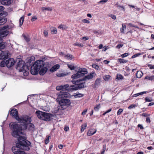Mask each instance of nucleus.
I'll list each match as a JSON object with an SVG mask.
<instances>
[{
    "mask_svg": "<svg viewBox=\"0 0 154 154\" xmlns=\"http://www.w3.org/2000/svg\"><path fill=\"white\" fill-rule=\"evenodd\" d=\"M30 122H28V119L20 122L21 123H18L16 122H11L9 124V127L12 131V135L13 137L17 138L18 143L15 146L12 148V150L14 154H26L25 152L21 149L28 150L31 143L26 140L24 137L21 135H23V131L28 129L29 130L32 131L34 129V125L30 123L31 119L30 117Z\"/></svg>",
    "mask_w": 154,
    "mask_h": 154,
    "instance_id": "nucleus-1",
    "label": "nucleus"
},
{
    "mask_svg": "<svg viewBox=\"0 0 154 154\" xmlns=\"http://www.w3.org/2000/svg\"><path fill=\"white\" fill-rule=\"evenodd\" d=\"M16 69L19 70L20 72H22L24 76L28 75L29 69L25 65L24 62L22 60L19 61L16 67Z\"/></svg>",
    "mask_w": 154,
    "mask_h": 154,
    "instance_id": "nucleus-2",
    "label": "nucleus"
},
{
    "mask_svg": "<svg viewBox=\"0 0 154 154\" xmlns=\"http://www.w3.org/2000/svg\"><path fill=\"white\" fill-rule=\"evenodd\" d=\"M9 26L7 25L2 27L1 29V31L0 32V49L4 48L6 46L5 42H2V38L6 36L9 34V32L7 30Z\"/></svg>",
    "mask_w": 154,
    "mask_h": 154,
    "instance_id": "nucleus-3",
    "label": "nucleus"
},
{
    "mask_svg": "<svg viewBox=\"0 0 154 154\" xmlns=\"http://www.w3.org/2000/svg\"><path fill=\"white\" fill-rule=\"evenodd\" d=\"M10 114L19 122L25 121L26 119H28V122H30V119L28 118L27 116H23L20 118L19 117L18 115L17 110L16 109H13L11 110L10 112Z\"/></svg>",
    "mask_w": 154,
    "mask_h": 154,
    "instance_id": "nucleus-4",
    "label": "nucleus"
},
{
    "mask_svg": "<svg viewBox=\"0 0 154 154\" xmlns=\"http://www.w3.org/2000/svg\"><path fill=\"white\" fill-rule=\"evenodd\" d=\"M45 58H42V59H39V74L43 75L47 72L48 68L45 66Z\"/></svg>",
    "mask_w": 154,
    "mask_h": 154,
    "instance_id": "nucleus-5",
    "label": "nucleus"
},
{
    "mask_svg": "<svg viewBox=\"0 0 154 154\" xmlns=\"http://www.w3.org/2000/svg\"><path fill=\"white\" fill-rule=\"evenodd\" d=\"M87 73V70L85 68H81L79 69L77 72L75 74L72 75L71 78L76 79L83 76L84 75Z\"/></svg>",
    "mask_w": 154,
    "mask_h": 154,
    "instance_id": "nucleus-6",
    "label": "nucleus"
},
{
    "mask_svg": "<svg viewBox=\"0 0 154 154\" xmlns=\"http://www.w3.org/2000/svg\"><path fill=\"white\" fill-rule=\"evenodd\" d=\"M58 100H60L59 101V103L60 105V107L62 109H64L66 107L65 106L69 105L71 103L69 100L67 99L62 98L57 99Z\"/></svg>",
    "mask_w": 154,
    "mask_h": 154,
    "instance_id": "nucleus-7",
    "label": "nucleus"
},
{
    "mask_svg": "<svg viewBox=\"0 0 154 154\" xmlns=\"http://www.w3.org/2000/svg\"><path fill=\"white\" fill-rule=\"evenodd\" d=\"M30 72L32 75H37L38 72V60H37L35 63L31 67Z\"/></svg>",
    "mask_w": 154,
    "mask_h": 154,
    "instance_id": "nucleus-8",
    "label": "nucleus"
},
{
    "mask_svg": "<svg viewBox=\"0 0 154 154\" xmlns=\"http://www.w3.org/2000/svg\"><path fill=\"white\" fill-rule=\"evenodd\" d=\"M50 118V117L49 114L45 112H42L39 111V119L47 121L49 120Z\"/></svg>",
    "mask_w": 154,
    "mask_h": 154,
    "instance_id": "nucleus-9",
    "label": "nucleus"
},
{
    "mask_svg": "<svg viewBox=\"0 0 154 154\" xmlns=\"http://www.w3.org/2000/svg\"><path fill=\"white\" fill-rule=\"evenodd\" d=\"M66 91V90L65 91ZM71 95L64 90L61 91L58 95L57 99L64 98H71Z\"/></svg>",
    "mask_w": 154,
    "mask_h": 154,
    "instance_id": "nucleus-10",
    "label": "nucleus"
},
{
    "mask_svg": "<svg viewBox=\"0 0 154 154\" xmlns=\"http://www.w3.org/2000/svg\"><path fill=\"white\" fill-rule=\"evenodd\" d=\"M11 54L8 51H3L0 49V59H3L10 57Z\"/></svg>",
    "mask_w": 154,
    "mask_h": 154,
    "instance_id": "nucleus-11",
    "label": "nucleus"
},
{
    "mask_svg": "<svg viewBox=\"0 0 154 154\" xmlns=\"http://www.w3.org/2000/svg\"><path fill=\"white\" fill-rule=\"evenodd\" d=\"M5 61L6 66L8 68H11L14 64V60L13 58H9Z\"/></svg>",
    "mask_w": 154,
    "mask_h": 154,
    "instance_id": "nucleus-12",
    "label": "nucleus"
},
{
    "mask_svg": "<svg viewBox=\"0 0 154 154\" xmlns=\"http://www.w3.org/2000/svg\"><path fill=\"white\" fill-rule=\"evenodd\" d=\"M97 130L95 128H91L88 130L87 133L88 136H91L95 134L97 132Z\"/></svg>",
    "mask_w": 154,
    "mask_h": 154,
    "instance_id": "nucleus-13",
    "label": "nucleus"
},
{
    "mask_svg": "<svg viewBox=\"0 0 154 154\" xmlns=\"http://www.w3.org/2000/svg\"><path fill=\"white\" fill-rule=\"evenodd\" d=\"M12 0H3L1 2V4L5 5H9L12 2Z\"/></svg>",
    "mask_w": 154,
    "mask_h": 154,
    "instance_id": "nucleus-14",
    "label": "nucleus"
},
{
    "mask_svg": "<svg viewBox=\"0 0 154 154\" xmlns=\"http://www.w3.org/2000/svg\"><path fill=\"white\" fill-rule=\"evenodd\" d=\"M60 65L58 64H56L53 66L50 69V71L51 72H54L57 71L60 68Z\"/></svg>",
    "mask_w": 154,
    "mask_h": 154,
    "instance_id": "nucleus-15",
    "label": "nucleus"
},
{
    "mask_svg": "<svg viewBox=\"0 0 154 154\" xmlns=\"http://www.w3.org/2000/svg\"><path fill=\"white\" fill-rule=\"evenodd\" d=\"M6 18L0 16V26L4 25L7 22Z\"/></svg>",
    "mask_w": 154,
    "mask_h": 154,
    "instance_id": "nucleus-16",
    "label": "nucleus"
},
{
    "mask_svg": "<svg viewBox=\"0 0 154 154\" xmlns=\"http://www.w3.org/2000/svg\"><path fill=\"white\" fill-rule=\"evenodd\" d=\"M68 89L71 91L78 90V87L76 85H72L69 87Z\"/></svg>",
    "mask_w": 154,
    "mask_h": 154,
    "instance_id": "nucleus-17",
    "label": "nucleus"
},
{
    "mask_svg": "<svg viewBox=\"0 0 154 154\" xmlns=\"http://www.w3.org/2000/svg\"><path fill=\"white\" fill-rule=\"evenodd\" d=\"M94 74V72H92L88 74V75L86 76L84 78V80H89L92 79Z\"/></svg>",
    "mask_w": 154,
    "mask_h": 154,
    "instance_id": "nucleus-18",
    "label": "nucleus"
},
{
    "mask_svg": "<svg viewBox=\"0 0 154 154\" xmlns=\"http://www.w3.org/2000/svg\"><path fill=\"white\" fill-rule=\"evenodd\" d=\"M4 9V7L2 6H0V16H2L3 14L7 15L8 13L3 11Z\"/></svg>",
    "mask_w": 154,
    "mask_h": 154,
    "instance_id": "nucleus-19",
    "label": "nucleus"
},
{
    "mask_svg": "<svg viewBox=\"0 0 154 154\" xmlns=\"http://www.w3.org/2000/svg\"><path fill=\"white\" fill-rule=\"evenodd\" d=\"M77 86L78 87V89H81L86 87V85L85 82L78 84Z\"/></svg>",
    "mask_w": 154,
    "mask_h": 154,
    "instance_id": "nucleus-20",
    "label": "nucleus"
},
{
    "mask_svg": "<svg viewBox=\"0 0 154 154\" xmlns=\"http://www.w3.org/2000/svg\"><path fill=\"white\" fill-rule=\"evenodd\" d=\"M115 5L116 6V7L120 11H122L124 12L125 11V8L124 6L123 5L121 6L118 5L117 4H116Z\"/></svg>",
    "mask_w": 154,
    "mask_h": 154,
    "instance_id": "nucleus-21",
    "label": "nucleus"
},
{
    "mask_svg": "<svg viewBox=\"0 0 154 154\" xmlns=\"http://www.w3.org/2000/svg\"><path fill=\"white\" fill-rule=\"evenodd\" d=\"M101 79L100 78H97L95 82V86H98L100 85V83L101 82Z\"/></svg>",
    "mask_w": 154,
    "mask_h": 154,
    "instance_id": "nucleus-22",
    "label": "nucleus"
},
{
    "mask_svg": "<svg viewBox=\"0 0 154 154\" xmlns=\"http://www.w3.org/2000/svg\"><path fill=\"white\" fill-rule=\"evenodd\" d=\"M74 96L75 98L82 97L84 95L78 92L74 94Z\"/></svg>",
    "mask_w": 154,
    "mask_h": 154,
    "instance_id": "nucleus-23",
    "label": "nucleus"
},
{
    "mask_svg": "<svg viewBox=\"0 0 154 154\" xmlns=\"http://www.w3.org/2000/svg\"><path fill=\"white\" fill-rule=\"evenodd\" d=\"M143 75V73L142 71H138L137 72L136 76L137 78H140Z\"/></svg>",
    "mask_w": 154,
    "mask_h": 154,
    "instance_id": "nucleus-24",
    "label": "nucleus"
},
{
    "mask_svg": "<svg viewBox=\"0 0 154 154\" xmlns=\"http://www.w3.org/2000/svg\"><path fill=\"white\" fill-rule=\"evenodd\" d=\"M72 57L73 56L72 55L69 54H67L64 56V57L66 59L68 60H71L73 58Z\"/></svg>",
    "mask_w": 154,
    "mask_h": 154,
    "instance_id": "nucleus-25",
    "label": "nucleus"
},
{
    "mask_svg": "<svg viewBox=\"0 0 154 154\" xmlns=\"http://www.w3.org/2000/svg\"><path fill=\"white\" fill-rule=\"evenodd\" d=\"M147 91H143V92H142L138 93L137 94H134L133 95L132 97H137L138 96H139L140 95H141L143 94H145L147 93Z\"/></svg>",
    "mask_w": 154,
    "mask_h": 154,
    "instance_id": "nucleus-26",
    "label": "nucleus"
},
{
    "mask_svg": "<svg viewBox=\"0 0 154 154\" xmlns=\"http://www.w3.org/2000/svg\"><path fill=\"white\" fill-rule=\"evenodd\" d=\"M24 17L22 16L19 19V22L20 27H21V26L23 25L24 21Z\"/></svg>",
    "mask_w": 154,
    "mask_h": 154,
    "instance_id": "nucleus-27",
    "label": "nucleus"
},
{
    "mask_svg": "<svg viewBox=\"0 0 154 154\" xmlns=\"http://www.w3.org/2000/svg\"><path fill=\"white\" fill-rule=\"evenodd\" d=\"M58 28L62 29H67V27L64 25L61 24L59 26Z\"/></svg>",
    "mask_w": 154,
    "mask_h": 154,
    "instance_id": "nucleus-28",
    "label": "nucleus"
},
{
    "mask_svg": "<svg viewBox=\"0 0 154 154\" xmlns=\"http://www.w3.org/2000/svg\"><path fill=\"white\" fill-rule=\"evenodd\" d=\"M51 31L52 33L54 34H56L57 33V29L56 28L54 27H52L51 28Z\"/></svg>",
    "mask_w": 154,
    "mask_h": 154,
    "instance_id": "nucleus-29",
    "label": "nucleus"
},
{
    "mask_svg": "<svg viewBox=\"0 0 154 154\" xmlns=\"http://www.w3.org/2000/svg\"><path fill=\"white\" fill-rule=\"evenodd\" d=\"M86 123H85L84 125H82L81 128V130L82 132H83L84 131V130L86 129Z\"/></svg>",
    "mask_w": 154,
    "mask_h": 154,
    "instance_id": "nucleus-30",
    "label": "nucleus"
},
{
    "mask_svg": "<svg viewBox=\"0 0 154 154\" xmlns=\"http://www.w3.org/2000/svg\"><path fill=\"white\" fill-rule=\"evenodd\" d=\"M67 75V74H66L65 72H63L57 74V75L58 77H61L65 76H66Z\"/></svg>",
    "mask_w": 154,
    "mask_h": 154,
    "instance_id": "nucleus-31",
    "label": "nucleus"
},
{
    "mask_svg": "<svg viewBox=\"0 0 154 154\" xmlns=\"http://www.w3.org/2000/svg\"><path fill=\"white\" fill-rule=\"evenodd\" d=\"M118 61L120 63H125L127 62V60H124L123 59L119 58L118 59Z\"/></svg>",
    "mask_w": 154,
    "mask_h": 154,
    "instance_id": "nucleus-32",
    "label": "nucleus"
},
{
    "mask_svg": "<svg viewBox=\"0 0 154 154\" xmlns=\"http://www.w3.org/2000/svg\"><path fill=\"white\" fill-rule=\"evenodd\" d=\"M145 79H148L149 80L152 81L154 79V76H146L145 78Z\"/></svg>",
    "mask_w": 154,
    "mask_h": 154,
    "instance_id": "nucleus-33",
    "label": "nucleus"
},
{
    "mask_svg": "<svg viewBox=\"0 0 154 154\" xmlns=\"http://www.w3.org/2000/svg\"><path fill=\"white\" fill-rule=\"evenodd\" d=\"M6 66V61L2 60L0 63V66L2 67H4Z\"/></svg>",
    "mask_w": 154,
    "mask_h": 154,
    "instance_id": "nucleus-34",
    "label": "nucleus"
},
{
    "mask_svg": "<svg viewBox=\"0 0 154 154\" xmlns=\"http://www.w3.org/2000/svg\"><path fill=\"white\" fill-rule=\"evenodd\" d=\"M126 25L125 24H122V28L121 29L120 31L121 33H124V29H126Z\"/></svg>",
    "mask_w": 154,
    "mask_h": 154,
    "instance_id": "nucleus-35",
    "label": "nucleus"
},
{
    "mask_svg": "<svg viewBox=\"0 0 154 154\" xmlns=\"http://www.w3.org/2000/svg\"><path fill=\"white\" fill-rule=\"evenodd\" d=\"M42 10L43 11H44L45 10L47 11H51L52 10V8H42Z\"/></svg>",
    "mask_w": 154,
    "mask_h": 154,
    "instance_id": "nucleus-36",
    "label": "nucleus"
},
{
    "mask_svg": "<svg viewBox=\"0 0 154 154\" xmlns=\"http://www.w3.org/2000/svg\"><path fill=\"white\" fill-rule=\"evenodd\" d=\"M62 86V90L63 89H67V88H68L69 87V85L68 84H66L64 85H61Z\"/></svg>",
    "mask_w": 154,
    "mask_h": 154,
    "instance_id": "nucleus-37",
    "label": "nucleus"
},
{
    "mask_svg": "<svg viewBox=\"0 0 154 154\" xmlns=\"http://www.w3.org/2000/svg\"><path fill=\"white\" fill-rule=\"evenodd\" d=\"M128 26H129V27H135L136 28H137L138 29H139V28L137 26H135L133 24H132L131 23H128Z\"/></svg>",
    "mask_w": 154,
    "mask_h": 154,
    "instance_id": "nucleus-38",
    "label": "nucleus"
},
{
    "mask_svg": "<svg viewBox=\"0 0 154 154\" xmlns=\"http://www.w3.org/2000/svg\"><path fill=\"white\" fill-rule=\"evenodd\" d=\"M68 67L71 70H72L74 69L75 68L74 66L73 65H68Z\"/></svg>",
    "mask_w": 154,
    "mask_h": 154,
    "instance_id": "nucleus-39",
    "label": "nucleus"
},
{
    "mask_svg": "<svg viewBox=\"0 0 154 154\" xmlns=\"http://www.w3.org/2000/svg\"><path fill=\"white\" fill-rule=\"evenodd\" d=\"M145 100L146 102H151L153 100L151 98L148 97H146L145 98Z\"/></svg>",
    "mask_w": 154,
    "mask_h": 154,
    "instance_id": "nucleus-40",
    "label": "nucleus"
},
{
    "mask_svg": "<svg viewBox=\"0 0 154 154\" xmlns=\"http://www.w3.org/2000/svg\"><path fill=\"white\" fill-rule=\"evenodd\" d=\"M137 105L136 104H131L130 105V106H129L128 107V108L130 109H132L133 108H134L136 107H137Z\"/></svg>",
    "mask_w": 154,
    "mask_h": 154,
    "instance_id": "nucleus-41",
    "label": "nucleus"
},
{
    "mask_svg": "<svg viewBox=\"0 0 154 154\" xmlns=\"http://www.w3.org/2000/svg\"><path fill=\"white\" fill-rule=\"evenodd\" d=\"M116 77H117L116 78L119 80L122 79H123V76L121 74H117Z\"/></svg>",
    "mask_w": 154,
    "mask_h": 154,
    "instance_id": "nucleus-42",
    "label": "nucleus"
},
{
    "mask_svg": "<svg viewBox=\"0 0 154 154\" xmlns=\"http://www.w3.org/2000/svg\"><path fill=\"white\" fill-rule=\"evenodd\" d=\"M100 104H98L96 106L94 107V109L95 111H98L99 109L100 108Z\"/></svg>",
    "mask_w": 154,
    "mask_h": 154,
    "instance_id": "nucleus-43",
    "label": "nucleus"
},
{
    "mask_svg": "<svg viewBox=\"0 0 154 154\" xmlns=\"http://www.w3.org/2000/svg\"><path fill=\"white\" fill-rule=\"evenodd\" d=\"M74 45L75 46H78L79 47H82L83 46V45L81 44L76 42L74 44Z\"/></svg>",
    "mask_w": 154,
    "mask_h": 154,
    "instance_id": "nucleus-44",
    "label": "nucleus"
},
{
    "mask_svg": "<svg viewBox=\"0 0 154 154\" xmlns=\"http://www.w3.org/2000/svg\"><path fill=\"white\" fill-rule=\"evenodd\" d=\"M23 36L24 39L26 41V42H28L29 41V38L28 36H27L25 35H23Z\"/></svg>",
    "mask_w": 154,
    "mask_h": 154,
    "instance_id": "nucleus-45",
    "label": "nucleus"
},
{
    "mask_svg": "<svg viewBox=\"0 0 154 154\" xmlns=\"http://www.w3.org/2000/svg\"><path fill=\"white\" fill-rule=\"evenodd\" d=\"M103 149L101 152V154H104V152L106 149V145H103Z\"/></svg>",
    "mask_w": 154,
    "mask_h": 154,
    "instance_id": "nucleus-46",
    "label": "nucleus"
},
{
    "mask_svg": "<svg viewBox=\"0 0 154 154\" xmlns=\"http://www.w3.org/2000/svg\"><path fill=\"white\" fill-rule=\"evenodd\" d=\"M50 137V136H48L46 138V139L45 140V144H48L49 141V138Z\"/></svg>",
    "mask_w": 154,
    "mask_h": 154,
    "instance_id": "nucleus-47",
    "label": "nucleus"
},
{
    "mask_svg": "<svg viewBox=\"0 0 154 154\" xmlns=\"http://www.w3.org/2000/svg\"><path fill=\"white\" fill-rule=\"evenodd\" d=\"M92 66L93 68H94L96 69H98L99 68V66L96 64H93Z\"/></svg>",
    "mask_w": 154,
    "mask_h": 154,
    "instance_id": "nucleus-48",
    "label": "nucleus"
},
{
    "mask_svg": "<svg viewBox=\"0 0 154 154\" xmlns=\"http://www.w3.org/2000/svg\"><path fill=\"white\" fill-rule=\"evenodd\" d=\"M109 17H111L112 19L115 20L116 19V16L112 14H109Z\"/></svg>",
    "mask_w": 154,
    "mask_h": 154,
    "instance_id": "nucleus-49",
    "label": "nucleus"
},
{
    "mask_svg": "<svg viewBox=\"0 0 154 154\" xmlns=\"http://www.w3.org/2000/svg\"><path fill=\"white\" fill-rule=\"evenodd\" d=\"M141 54L140 53L136 54H135V55L132 56L131 57V58H134L135 57H138Z\"/></svg>",
    "mask_w": 154,
    "mask_h": 154,
    "instance_id": "nucleus-50",
    "label": "nucleus"
},
{
    "mask_svg": "<svg viewBox=\"0 0 154 154\" xmlns=\"http://www.w3.org/2000/svg\"><path fill=\"white\" fill-rule=\"evenodd\" d=\"M62 85H61L60 86H57L56 87V89L57 90H62Z\"/></svg>",
    "mask_w": 154,
    "mask_h": 154,
    "instance_id": "nucleus-51",
    "label": "nucleus"
},
{
    "mask_svg": "<svg viewBox=\"0 0 154 154\" xmlns=\"http://www.w3.org/2000/svg\"><path fill=\"white\" fill-rule=\"evenodd\" d=\"M108 0H101L98 2V4L102 3L103 4L107 2Z\"/></svg>",
    "mask_w": 154,
    "mask_h": 154,
    "instance_id": "nucleus-52",
    "label": "nucleus"
},
{
    "mask_svg": "<svg viewBox=\"0 0 154 154\" xmlns=\"http://www.w3.org/2000/svg\"><path fill=\"white\" fill-rule=\"evenodd\" d=\"M123 111V109H119V110L117 112V114L118 115H120L121 113Z\"/></svg>",
    "mask_w": 154,
    "mask_h": 154,
    "instance_id": "nucleus-53",
    "label": "nucleus"
},
{
    "mask_svg": "<svg viewBox=\"0 0 154 154\" xmlns=\"http://www.w3.org/2000/svg\"><path fill=\"white\" fill-rule=\"evenodd\" d=\"M128 55H129V54L128 53H124V54H122V55H121V56L122 57L124 58L125 57H126L128 56Z\"/></svg>",
    "mask_w": 154,
    "mask_h": 154,
    "instance_id": "nucleus-54",
    "label": "nucleus"
},
{
    "mask_svg": "<svg viewBox=\"0 0 154 154\" xmlns=\"http://www.w3.org/2000/svg\"><path fill=\"white\" fill-rule=\"evenodd\" d=\"M110 77L109 75H106L103 78V79L105 81H108Z\"/></svg>",
    "mask_w": 154,
    "mask_h": 154,
    "instance_id": "nucleus-55",
    "label": "nucleus"
},
{
    "mask_svg": "<svg viewBox=\"0 0 154 154\" xmlns=\"http://www.w3.org/2000/svg\"><path fill=\"white\" fill-rule=\"evenodd\" d=\"M81 39L82 40H83L85 41H86L88 40L89 39V38L88 36H85L82 38Z\"/></svg>",
    "mask_w": 154,
    "mask_h": 154,
    "instance_id": "nucleus-56",
    "label": "nucleus"
},
{
    "mask_svg": "<svg viewBox=\"0 0 154 154\" xmlns=\"http://www.w3.org/2000/svg\"><path fill=\"white\" fill-rule=\"evenodd\" d=\"M146 122L147 123H150L151 122L150 118L149 117H147L146 118Z\"/></svg>",
    "mask_w": 154,
    "mask_h": 154,
    "instance_id": "nucleus-57",
    "label": "nucleus"
},
{
    "mask_svg": "<svg viewBox=\"0 0 154 154\" xmlns=\"http://www.w3.org/2000/svg\"><path fill=\"white\" fill-rule=\"evenodd\" d=\"M141 115L143 116L144 117H147L150 115L146 113H143L141 114Z\"/></svg>",
    "mask_w": 154,
    "mask_h": 154,
    "instance_id": "nucleus-58",
    "label": "nucleus"
},
{
    "mask_svg": "<svg viewBox=\"0 0 154 154\" xmlns=\"http://www.w3.org/2000/svg\"><path fill=\"white\" fill-rule=\"evenodd\" d=\"M44 35L45 37L47 36L48 35V32L47 31L45 30L43 32Z\"/></svg>",
    "mask_w": 154,
    "mask_h": 154,
    "instance_id": "nucleus-59",
    "label": "nucleus"
},
{
    "mask_svg": "<svg viewBox=\"0 0 154 154\" xmlns=\"http://www.w3.org/2000/svg\"><path fill=\"white\" fill-rule=\"evenodd\" d=\"M137 127L140 128L141 129H144V128L142 125L138 124L137 125Z\"/></svg>",
    "mask_w": 154,
    "mask_h": 154,
    "instance_id": "nucleus-60",
    "label": "nucleus"
},
{
    "mask_svg": "<svg viewBox=\"0 0 154 154\" xmlns=\"http://www.w3.org/2000/svg\"><path fill=\"white\" fill-rule=\"evenodd\" d=\"M72 82L73 84H75V85H77L79 82L78 81V80L77 81L73 80L72 81Z\"/></svg>",
    "mask_w": 154,
    "mask_h": 154,
    "instance_id": "nucleus-61",
    "label": "nucleus"
},
{
    "mask_svg": "<svg viewBox=\"0 0 154 154\" xmlns=\"http://www.w3.org/2000/svg\"><path fill=\"white\" fill-rule=\"evenodd\" d=\"M83 22L84 23H90L89 21L86 19H84L83 20Z\"/></svg>",
    "mask_w": 154,
    "mask_h": 154,
    "instance_id": "nucleus-62",
    "label": "nucleus"
},
{
    "mask_svg": "<svg viewBox=\"0 0 154 154\" xmlns=\"http://www.w3.org/2000/svg\"><path fill=\"white\" fill-rule=\"evenodd\" d=\"M148 66L149 67V69H154V65H148Z\"/></svg>",
    "mask_w": 154,
    "mask_h": 154,
    "instance_id": "nucleus-63",
    "label": "nucleus"
},
{
    "mask_svg": "<svg viewBox=\"0 0 154 154\" xmlns=\"http://www.w3.org/2000/svg\"><path fill=\"white\" fill-rule=\"evenodd\" d=\"M123 45L122 44H118L117 45L116 48H122V47Z\"/></svg>",
    "mask_w": 154,
    "mask_h": 154,
    "instance_id": "nucleus-64",
    "label": "nucleus"
}]
</instances>
